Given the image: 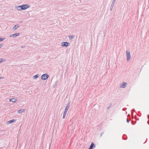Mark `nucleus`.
<instances>
[{"label":"nucleus","instance_id":"f03ea898","mask_svg":"<svg viewBox=\"0 0 149 149\" xmlns=\"http://www.w3.org/2000/svg\"><path fill=\"white\" fill-rule=\"evenodd\" d=\"M126 55L127 56V61H129L131 59L130 55V52L129 50H127L126 51Z\"/></svg>","mask_w":149,"mask_h":149},{"label":"nucleus","instance_id":"dca6fc26","mask_svg":"<svg viewBox=\"0 0 149 149\" xmlns=\"http://www.w3.org/2000/svg\"><path fill=\"white\" fill-rule=\"evenodd\" d=\"M74 36V35H70L69 36V38L70 39H72L73 38Z\"/></svg>","mask_w":149,"mask_h":149},{"label":"nucleus","instance_id":"b1692460","mask_svg":"<svg viewBox=\"0 0 149 149\" xmlns=\"http://www.w3.org/2000/svg\"><path fill=\"white\" fill-rule=\"evenodd\" d=\"M113 7L111 6L110 7V10H112L113 9Z\"/></svg>","mask_w":149,"mask_h":149},{"label":"nucleus","instance_id":"412c9836","mask_svg":"<svg viewBox=\"0 0 149 149\" xmlns=\"http://www.w3.org/2000/svg\"><path fill=\"white\" fill-rule=\"evenodd\" d=\"M5 39V38H0V42H1L3 40H4Z\"/></svg>","mask_w":149,"mask_h":149},{"label":"nucleus","instance_id":"bb28decb","mask_svg":"<svg viewBox=\"0 0 149 149\" xmlns=\"http://www.w3.org/2000/svg\"><path fill=\"white\" fill-rule=\"evenodd\" d=\"M116 0H113L112 1L113 2L115 3Z\"/></svg>","mask_w":149,"mask_h":149},{"label":"nucleus","instance_id":"2eb2a0df","mask_svg":"<svg viewBox=\"0 0 149 149\" xmlns=\"http://www.w3.org/2000/svg\"><path fill=\"white\" fill-rule=\"evenodd\" d=\"M18 28V26H16V25H15L13 27V30H16Z\"/></svg>","mask_w":149,"mask_h":149},{"label":"nucleus","instance_id":"f704fd0d","mask_svg":"<svg viewBox=\"0 0 149 149\" xmlns=\"http://www.w3.org/2000/svg\"><path fill=\"white\" fill-rule=\"evenodd\" d=\"M132 124H133V123H132Z\"/></svg>","mask_w":149,"mask_h":149},{"label":"nucleus","instance_id":"4468645a","mask_svg":"<svg viewBox=\"0 0 149 149\" xmlns=\"http://www.w3.org/2000/svg\"><path fill=\"white\" fill-rule=\"evenodd\" d=\"M67 112L64 111L63 113V118H65Z\"/></svg>","mask_w":149,"mask_h":149},{"label":"nucleus","instance_id":"1a4fd4ad","mask_svg":"<svg viewBox=\"0 0 149 149\" xmlns=\"http://www.w3.org/2000/svg\"><path fill=\"white\" fill-rule=\"evenodd\" d=\"M17 100V99H15V98H12V99H10L9 101L10 102H15Z\"/></svg>","mask_w":149,"mask_h":149},{"label":"nucleus","instance_id":"f8f14e48","mask_svg":"<svg viewBox=\"0 0 149 149\" xmlns=\"http://www.w3.org/2000/svg\"><path fill=\"white\" fill-rule=\"evenodd\" d=\"M15 8L18 10H21L19 6H17L15 7Z\"/></svg>","mask_w":149,"mask_h":149},{"label":"nucleus","instance_id":"72a5a7b5","mask_svg":"<svg viewBox=\"0 0 149 149\" xmlns=\"http://www.w3.org/2000/svg\"><path fill=\"white\" fill-rule=\"evenodd\" d=\"M1 79V77H0V79Z\"/></svg>","mask_w":149,"mask_h":149},{"label":"nucleus","instance_id":"f257e3e1","mask_svg":"<svg viewBox=\"0 0 149 149\" xmlns=\"http://www.w3.org/2000/svg\"><path fill=\"white\" fill-rule=\"evenodd\" d=\"M49 76L47 74H42L41 76V79L43 80H45L47 79L49 77Z\"/></svg>","mask_w":149,"mask_h":149},{"label":"nucleus","instance_id":"aec40b11","mask_svg":"<svg viewBox=\"0 0 149 149\" xmlns=\"http://www.w3.org/2000/svg\"><path fill=\"white\" fill-rule=\"evenodd\" d=\"M20 6V8L21 10H23L22 5L21 6Z\"/></svg>","mask_w":149,"mask_h":149},{"label":"nucleus","instance_id":"5701e85b","mask_svg":"<svg viewBox=\"0 0 149 149\" xmlns=\"http://www.w3.org/2000/svg\"><path fill=\"white\" fill-rule=\"evenodd\" d=\"M130 121V120H129L128 118H127V123H129Z\"/></svg>","mask_w":149,"mask_h":149},{"label":"nucleus","instance_id":"9d476101","mask_svg":"<svg viewBox=\"0 0 149 149\" xmlns=\"http://www.w3.org/2000/svg\"><path fill=\"white\" fill-rule=\"evenodd\" d=\"M16 121L15 119H12L8 122L7 123L8 124H10Z\"/></svg>","mask_w":149,"mask_h":149},{"label":"nucleus","instance_id":"c756f323","mask_svg":"<svg viewBox=\"0 0 149 149\" xmlns=\"http://www.w3.org/2000/svg\"><path fill=\"white\" fill-rule=\"evenodd\" d=\"M24 47H24V46H21V47L22 48H23Z\"/></svg>","mask_w":149,"mask_h":149},{"label":"nucleus","instance_id":"f3484780","mask_svg":"<svg viewBox=\"0 0 149 149\" xmlns=\"http://www.w3.org/2000/svg\"><path fill=\"white\" fill-rule=\"evenodd\" d=\"M0 61L1 62V63H2L3 62H4L5 61H6V60L5 59H1L0 60Z\"/></svg>","mask_w":149,"mask_h":149},{"label":"nucleus","instance_id":"a211bd4d","mask_svg":"<svg viewBox=\"0 0 149 149\" xmlns=\"http://www.w3.org/2000/svg\"><path fill=\"white\" fill-rule=\"evenodd\" d=\"M115 3V2H112V3H111V6L112 7H113V6H114V5Z\"/></svg>","mask_w":149,"mask_h":149},{"label":"nucleus","instance_id":"6e6552de","mask_svg":"<svg viewBox=\"0 0 149 149\" xmlns=\"http://www.w3.org/2000/svg\"><path fill=\"white\" fill-rule=\"evenodd\" d=\"M95 146L94 143L93 142H92L88 149H92L93 148H95Z\"/></svg>","mask_w":149,"mask_h":149},{"label":"nucleus","instance_id":"423d86ee","mask_svg":"<svg viewBox=\"0 0 149 149\" xmlns=\"http://www.w3.org/2000/svg\"><path fill=\"white\" fill-rule=\"evenodd\" d=\"M127 84L126 82H123L122 84H120V87L123 88H125Z\"/></svg>","mask_w":149,"mask_h":149},{"label":"nucleus","instance_id":"6ab92c4d","mask_svg":"<svg viewBox=\"0 0 149 149\" xmlns=\"http://www.w3.org/2000/svg\"><path fill=\"white\" fill-rule=\"evenodd\" d=\"M111 105H112L111 104H110L109 106L107 107V109H109V108H110L111 107Z\"/></svg>","mask_w":149,"mask_h":149},{"label":"nucleus","instance_id":"a878e982","mask_svg":"<svg viewBox=\"0 0 149 149\" xmlns=\"http://www.w3.org/2000/svg\"><path fill=\"white\" fill-rule=\"evenodd\" d=\"M135 111V110H134V109H132V111H132V112H134Z\"/></svg>","mask_w":149,"mask_h":149},{"label":"nucleus","instance_id":"c85d7f7f","mask_svg":"<svg viewBox=\"0 0 149 149\" xmlns=\"http://www.w3.org/2000/svg\"><path fill=\"white\" fill-rule=\"evenodd\" d=\"M103 132H102V133L101 134H100V136H101L102 135H103Z\"/></svg>","mask_w":149,"mask_h":149},{"label":"nucleus","instance_id":"ddd939ff","mask_svg":"<svg viewBox=\"0 0 149 149\" xmlns=\"http://www.w3.org/2000/svg\"><path fill=\"white\" fill-rule=\"evenodd\" d=\"M39 76V74H37L33 76V78L34 79H36L38 78Z\"/></svg>","mask_w":149,"mask_h":149},{"label":"nucleus","instance_id":"39448f33","mask_svg":"<svg viewBox=\"0 0 149 149\" xmlns=\"http://www.w3.org/2000/svg\"><path fill=\"white\" fill-rule=\"evenodd\" d=\"M22 6L23 10H25L29 8L30 6L28 4H24L22 5Z\"/></svg>","mask_w":149,"mask_h":149},{"label":"nucleus","instance_id":"2f4dec72","mask_svg":"<svg viewBox=\"0 0 149 149\" xmlns=\"http://www.w3.org/2000/svg\"><path fill=\"white\" fill-rule=\"evenodd\" d=\"M2 47V46H1V45H0V48L1 47Z\"/></svg>","mask_w":149,"mask_h":149},{"label":"nucleus","instance_id":"0eeeda50","mask_svg":"<svg viewBox=\"0 0 149 149\" xmlns=\"http://www.w3.org/2000/svg\"><path fill=\"white\" fill-rule=\"evenodd\" d=\"M20 34L19 33H15L11 35L10 36V37H15L17 36H19Z\"/></svg>","mask_w":149,"mask_h":149},{"label":"nucleus","instance_id":"9b49d317","mask_svg":"<svg viewBox=\"0 0 149 149\" xmlns=\"http://www.w3.org/2000/svg\"><path fill=\"white\" fill-rule=\"evenodd\" d=\"M22 110H24V109H20V110H18L17 111V113H21L23 111Z\"/></svg>","mask_w":149,"mask_h":149},{"label":"nucleus","instance_id":"cd10ccee","mask_svg":"<svg viewBox=\"0 0 149 149\" xmlns=\"http://www.w3.org/2000/svg\"><path fill=\"white\" fill-rule=\"evenodd\" d=\"M16 25V26H18V27H19V25L18 24H17Z\"/></svg>","mask_w":149,"mask_h":149},{"label":"nucleus","instance_id":"20e7f679","mask_svg":"<svg viewBox=\"0 0 149 149\" xmlns=\"http://www.w3.org/2000/svg\"><path fill=\"white\" fill-rule=\"evenodd\" d=\"M69 46V43L67 42H63L61 43V46L62 47H67Z\"/></svg>","mask_w":149,"mask_h":149},{"label":"nucleus","instance_id":"4be33fe9","mask_svg":"<svg viewBox=\"0 0 149 149\" xmlns=\"http://www.w3.org/2000/svg\"><path fill=\"white\" fill-rule=\"evenodd\" d=\"M124 136H126V135H124V136H123V139H124V140H126V138H125L124 137Z\"/></svg>","mask_w":149,"mask_h":149},{"label":"nucleus","instance_id":"7ed1b4c3","mask_svg":"<svg viewBox=\"0 0 149 149\" xmlns=\"http://www.w3.org/2000/svg\"><path fill=\"white\" fill-rule=\"evenodd\" d=\"M70 102H69L67 103V104H66V106L65 107V110L64 111V112H67L68 111V108L70 107Z\"/></svg>","mask_w":149,"mask_h":149},{"label":"nucleus","instance_id":"7c9ffc66","mask_svg":"<svg viewBox=\"0 0 149 149\" xmlns=\"http://www.w3.org/2000/svg\"><path fill=\"white\" fill-rule=\"evenodd\" d=\"M148 119H149V114H148Z\"/></svg>","mask_w":149,"mask_h":149},{"label":"nucleus","instance_id":"393cba45","mask_svg":"<svg viewBox=\"0 0 149 149\" xmlns=\"http://www.w3.org/2000/svg\"><path fill=\"white\" fill-rule=\"evenodd\" d=\"M127 109V108H123V109L122 110L123 111H125V110H126V109Z\"/></svg>","mask_w":149,"mask_h":149},{"label":"nucleus","instance_id":"473e14b6","mask_svg":"<svg viewBox=\"0 0 149 149\" xmlns=\"http://www.w3.org/2000/svg\"><path fill=\"white\" fill-rule=\"evenodd\" d=\"M148 124H149V121L148 122Z\"/></svg>","mask_w":149,"mask_h":149}]
</instances>
